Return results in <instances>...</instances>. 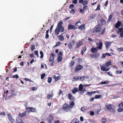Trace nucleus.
Listing matches in <instances>:
<instances>
[{"label":"nucleus","instance_id":"33","mask_svg":"<svg viewBox=\"0 0 123 123\" xmlns=\"http://www.w3.org/2000/svg\"><path fill=\"white\" fill-rule=\"evenodd\" d=\"M88 9V8L87 6H84L83 7V10L84 11H86Z\"/></svg>","mask_w":123,"mask_h":123},{"label":"nucleus","instance_id":"30","mask_svg":"<svg viewBox=\"0 0 123 123\" xmlns=\"http://www.w3.org/2000/svg\"><path fill=\"white\" fill-rule=\"evenodd\" d=\"M31 112H35L36 111V108H33L31 107Z\"/></svg>","mask_w":123,"mask_h":123},{"label":"nucleus","instance_id":"17","mask_svg":"<svg viewBox=\"0 0 123 123\" xmlns=\"http://www.w3.org/2000/svg\"><path fill=\"white\" fill-rule=\"evenodd\" d=\"M68 97L69 99L70 100H74L75 99L74 97L70 93L68 94Z\"/></svg>","mask_w":123,"mask_h":123},{"label":"nucleus","instance_id":"21","mask_svg":"<svg viewBox=\"0 0 123 123\" xmlns=\"http://www.w3.org/2000/svg\"><path fill=\"white\" fill-rule=\"evenodd\" d=\"M74 105V101H71L69 103V106L70 107L71 109L72 108Z\"/></svg>","mask_w":123,"mask_h":123},{"label":"nucleus","instance_id":"12","mask_svg":"<svg viewBox=\"0 0 123 123\" xmlns=\"http://www.w3.org/2000/svg\"><path fill=\"white\" fill-rule=\"evenodd\" d=\"M8 116V118L9 120L12 123H13L14 122V119L12 118V117L10 113H9L7 115Z\"/></svg>","mask_w":123,"mask_h":123},{"label":"nucleus","instance_id":"58","mask_svg":"<svg viewBox=\"0 0 123 123\" xmlns=\"http://www.w3.org/2000/svg\"><path fill=\"white\" fill-rule=\"evenodd\" d=\"M80 79L81 80V81H83V80L85 78V77L84 76H83L82 77L81 76H80Z\"/></svg>","mask_w":123,"mask_h":123},{"label":"nucleus","instance_id":"28","mask_svg":"<svg viewBox=\"0 0 123 123\" xmlns=\"http://www.w3.org/2000/svg\"><path fill=\"white\" fill-rule=\"evenodd\" d=\"M26 115V113H19V115L21 117L25 116Z\"/></svg>","mask_w":123,"mask_h":123},{"label":"nucleus","instance_id":"55","mask_svg":"<svg viewBox=\"0 0 123 123\" xmlns=\"http://www.w3.org/2000/svg\"><path fill=\"white\" fill-rule=\"evenodd\" d=\"M75 11L74 9H72L70 11V13H72L73 14H74L75 13Z\"/></svg>","mask_w":123,"mask_h":123},{"label":"nucleus","instance_id":"27","mask_svg":"<svg viewBox=\"0 0 123 123\" xmlns=\"http://www.w3.org/2000/svg\"><path fill=\"white\" fill-rule=\"evenodd\" d=\"M79 90L80 91H82L83 89V86L82 84H80L79 87Z\"/></svg>","mask_w":123,"mask_h":123},{"label":"nucleus","instance_id":"52","mask_svg":"<svg viewBox=\"0 0 123 123\" xmlns=\"http://www.w3.org/2000/svg\"><path fill=\"white\" fill-rule=\"evenodd\" d=\"M45 76V73H43L41 75V78L42 79H43L44 77Z\"/></svg>","mask_w":123,"mask_h":123},{"label":"nucleus","instance_id":"11","mask_svg":"<svg viewBox=\"0 0 123 123\" xmlns=\"http://www.w3.org/2000/svg\"><path fill=\"white\" fill-rule=\"evenodd\" d=\"M111 42H109L108 41H105V44L106 46V49L107 50L109 47L111 45Z\"/></svg>","mask_w":123,"mask_h":123},{"label":"nucleus","instance_id":"8","mask_svg":"<svg viewBox=\"0 0 123 123\" xmlns=\"http://www.w3.org/2000/svg\"><path fill=\"white\" fill-rule=\"evenodd\" d=\"M77 28V27L74 25H73L70 24H69L68 25V30L71 29L76 30Z\"/></svg>","mask_w":123,"mask_h":123},{"label":"nucleus","instance_id":"1","mask_svg":"<svg viewBox=\"0 0 123 123\" xmlns=\"http://www.w3.org/2000/svg\"><path fill=\"white\" fill-rule=\"evenodd\" d=\"M63 23L62 21H60L58 23L57 26L55 30V32L56 35H58L60 32H62L64 31V27L62 26Z\"/></svg>","mask_w":123,"mask_h":123},{"label":"nucleus","instance_id":"29","mask_svg":"<svg viewBox=\"0 0 123 123\" xmlns=\"http://www.w3.org/2000/svg\"><path fill=\"white\" fill-rule=\"evenodd\" d=\"M25 110L28 113L31 112V107L29 108L27 107V106H25Z\"/></svg>","mask_w":123,"mask_h":123},{"label":"nucleus","instance_id":"49","mask_svg":"<svg viewBox=\"0 0 123 123\" xmlns=\"http://www.w3.org/2000/svg\"><path fill=\"white\" fill-rule=\"evenodd\" d=\"M54 57H50L49 61L50 62H51L53 61L54 60Z\"/></svg>","mask_w":123,"mask_h":123},{"label":"nucleus","instance_id":"51","mask_svg":"<svg viewBox=\"0 0 123 123\" xmlns=\"http://www.w3.org/2000/svg\"><path fill=\"white\" fill-rule=\"evenodd\" d=\"M85 108V107H81V110L83 112H85L86 111V109Z\"/></svg>","mask_w":123,"mask_h":123},{"label":"nucleus","instance_id":"41","mask_svg":"<svg viewBox=\"0 0 123 123\" xmlns=\"http://www.w3.org/2000/svg\"><path fill=\"white\" fill-rule=\"evenodd\" d=\"M52 79L50 77H49L48 78V83H50L52 81Z\"/></svg>","mask_w":123,"mask_h":123},{"label":"nucleus","instance_id":"35","mask_svg":"<svg viewBox=\"0 0 123 123\" xmlns=\"http://www.w3.org/2000/svg\"><path fill=\"white\" fill-rule=\"evenodd\" d=\"M88 4V1L87 0H84L83 1L82 3V4L84 6H86V5H87Z\"/></svg>","mask_w":123,"mask_h":123},{"label":"nucleus","instance_id":"39","mask_svg":"<svg viewBox=\"0 0 123 123\" xmlns=\"http://www.w3.org/2000/svg\"><path fill=\"white\" fill-rule=\"evenodd\" d=\"M108 82L107 83L106 82V81H102L100 82L99 84H106V83L108 84Z\"/></svg>","mask_w":123,"mask_h":123},{"label":"nucleus","instance_id":"6","mask_svg":"<svg viewBox=\"0 0 123 123\" xmlns=\"http://www.w3.org/2000/svg\"><path fill=\"white\" fill-rule=\"evenodd\" d=\"M54 119L53 116L52 115H50L47 119V121L49 123H51Z\"/></svg>","mask_w":123,"mask_h":123},{"label":"nucleus","instance_id":"31","mask_svg":"<svg viewBox=\"0 0 123 123\" xmlns=\"http://www.w3.org/2000/svg\"><path fill=\"white\" fill-rule=\"evenodd\" d=\"M111 62H107L105 64V66L106 67H108L109 66L111 65Z\"/></svg>","mask_w":123,"mask_h":123},{"label":"nucleus","instance_id":"26","mask_svg":"<svg viewBox=\"0 0 123 123\" xmlns=\"http://www.w3.org/2000/svg\"><path fill=\"white\" fill-rule=\"evenodd\" d=\"M100 55V54L99 53H97L94 55V58L95 59L98 58Z\"/></svg>","mask_w":123,"mask_h":123},{"label":"nucleus","instance_id":"37","mask_svg":"<svg viewBox=\"0 0 123 123\" xmlns=\"http://www.w3.org/2000/svg\"><path fill=\"white\" fill-rule=\"evenodd\" d=\"M101 96V95H96L95 96V98L96 99L99 98Z\"/></svg>","mask_w":123,"mask_h":123},{"label":"nucleus","instance_id":"47","mask_svg":"<svg viewBox=\"0 0 123 123\" xmlns=\"http://www.w3.org/2000/svg\"><path fill=\"white\" fill-rule=\"evenodd\" d=\"M88 95L90 96H91L93 93H94L93 92H87Z\"/></svg>","mask_w":123,"mask_h":123},{"label":"nucleus","instance_id":"5","mask_svg":"<svg viewBox=\"0 0 123 123\" xmlns=\"http://www.w3.org/2000/svg\"><path fill=\"white\" fill-rule=\"evenodd\" d=\"M112 105L111 104L107 105V104H106L105 105V106L108 110L112 111L114 113L115 112V111L113 108H112Z\"/></svg>","mask_w":123,"mask_h":123},{"label":"nucleus","instance_id":"60","mask_svg":"<svg viewBox=\"0 0 123 123\" xmlns=\"http://www.w3.org/2000/svg\"><path fill=\"white\" fill-rule=\"evenodd\" d=\"M100 5L99 4V5L98 6H97V8L95 9V11L100 10Z\"/></svg>","mask_w":123,"mask_h":123},{"label":"nucleus","instance_id":"20","mask_svg":"<svg viewBox=\"0 0 123 123\" xmlns=\"http://www.w3.org/2000/svg\"><path fill=\"white\" fill-rule=\"evenodd\" d=\"M74 46V45L71 43H69L68 44V47L70 49H73V47Z\"/></svg>","mask_w":123,"mask_h":123},{"label":"nucleus","instance_id":"42","mask_svg":"<svg viewBox=\"0 0 123 123\" xmlns=\"http://www.w3.org/2000/svg\"><path fill=\"white\" fill-rule=\"evenodd\" d=\"M117 49L119 51H123V48H117Z\"/></svg>","mask_w":123,"mask_h":123},{"label":"nucleus","instance_id":"48","mask_svg":"<svg viewBox=\"0 0 123 123\" xmlns=\"http://www.w3.org/2000/svg\"><path fill=\"white\" fill-rule=\"evenodd\" d=\"M118 106L119 107H123V101L121 102L118 105Z\"/></svg>","mask_w":123,"mask_h":123},{"label":"nucleus","instance_id":"44","mask_svg":"<svg viewBox=\"0 0 123 123\" xmlns=\"http://www.w3.org/2000/svg\"><path fill=\"white\" fill-rule=\"evenodd\" d=\"M61 76H58L57 77H56L55 78V81H57V80H59L60 79Z\"/></svg>","mask_w":123,"mask_h":123},{"label":"nucleus","instance_id":"64","mask_svg":"<svg viewBox=\"0 0 123 123\" xmlns=\"http://www.w3.org/2000/svg\"><path fill=\"white\" fill-rule=\"evenodd\" d=\"M77 2V0H73L72 1V2L73 3L76 4Z\"/></svg>","mask_w":123,"mask_h":123},{"label":"nucleus","instance_id":"19","mask_svg":"<svg viewBox=\"0 0 123 123\" xmlns=\"http://www.w3.org/2000/svg\"><path fill=\"white\" fill-rule=\"evenodd\" d=\"M78 28L79 29L83 30L85 29V24L82 25L78 26Z\"/></svg>","mask_w":123,"mask_h":123},{"label":"nucleus","instance_id":"53","mask_svg":"<svg viewBox=\"0 0 123 123\" xmlns=\"http://www.w3.org/2000/svg\"><path fill=\"white\" fill-rule=\"evenodd\" d=\"M74 6L73 4H71L69 6V8L71 9H72V8L74 7Z\"/></svg>","mask_w":123,"mask_h":123},{"label":"nucleus","instance_id":"62","mask_svg":"<svg viewBox=\"0 0 123 123\" xmlns=\"http://www.w3.org/2000/svg\"><path fill=\"white\" fill-rule=\"evenodd\" d=\"M80 13H84L85 12L82 9H80Z\"/></svg>","mask_w":123,"mask_h":123},{"label":"nucleus","instance_id":"50","mask_svg":"<svg viewBox=\"0 0 123 123\" xmlns=\"http://www.w3.org/2000/svg\"><path fill=\"white\" fill-rule=\"evenodd\" d=\"M122 72L121 70H117L116 71V73L117 74H121L122 73Z\"/></svg>","mask_w":123,"mask_h":123},{"label":"nucleus","instance_id":"23","mask_svg":"<svg viewBox=\"0 0 123 123\" xmlns=\"http://www.w3.org/2000/svg\"><path fill=\"white\" fill-rule=\"evenodd\" d=\"M78 89L77 88L75 87L74 88V89L72 90V92L73 94L77 92L78 91Z\"/></svg>","mask_w":123,"mask_h":123},{"label":"nucleus","instance_id":"36","mask_svg":"<svg viewBox=\"0 0 123 123\" xmlns=\"http://www.w3.org/2000/svg\"><path fill=\"white\" fill-rule=\"evenodd\" d=\"M73 79L74 80H78L79 79V77L77 76H74L73 78Z\"/></svg>","mask_w":123,"mask_h":123},{"label":"nucleus","instance_id":"3","mask_svg":"<svg viewBox=\"0 0 123 123\" xmlns=\"http://www.w3.org/2000/svg\"><path fill=\"white\" fill-rule=\"evenodd\" d=\"M101 28L99 27L96 26L93 29V33L95 34L96 33L99 32L101 33V35L104 34L105 33V28H104L101 31Z\"/></svg>","mask_w":123,"mask_h":123},{"label":"nucleus","instance_id":"54","mask_svg":"<svg viewBox=\"0 0 123 123\" xmlns=\"http://www.w3.org/2000/svg\"><path fill=\"white\" fill-rule=\"evenodd\" d=\"M106 119L104 118H103L102 119V122L103 123H105V122H106Z\"/></svg>","mask_w":123,"mask_h":123},{"label":"nucleus","instance_id":"57","mask_svg":"<svg viewBox=\"0 0 123 123\" xmlns=\"http://www.w3.org/2000/svg\"><path fill=\"white\" fill-rule=\"evenodd\" d=\"M58 56H62V52L61 51L60 52L58 53Z\"/></svg>","mask_w":123,"mask_h":123},{"label":"nucleus","instance_id":"18","mask_svg":"<svg viewBox=\"0 0 123 123\" xmlns=\"http://www.w3.org/2000/svg\"><path fill=\"white\" fill-rule=\"evenodd\" d=\"M86 49V46L83 47L81 49V53L82 55H83L85 52Z\"/></svg>","mask_w":123,"mask_h":123},{"label":"nucleus","instance_id":"13","mask_svg":"<svg viewBox=\"0 0 123 123\" xmlns=\"http://www.w3.org/2000/svg\"><path fill=\"white\" fill-rule=\"evenodd\" d=\"M82 41H80L77 43L75 47V49H77L79 48L82 44Z\"/></svg>","mask_w":123,"mask_h":123},{"label":"nucleus","instance_id":"45","mask_svg":"<svg viewBox=\"0 0 123 123\" xmlns=\"http://www.w3.org/2000/svg\"><path fill=\"white\" fill-rule=\"evenodd\" d=\"M101 70L104 71H105L106 69V67L104 66H102L101 68Z\"/></svg>","mask_w":123,"mask_h":123},{"label":"nucleus","instance_id":"10","mask_svg":"<svg viewBox=\"0 0 123 123\" xmlns=\"http://www.w3.org/2000/svg\"><path fill=\"white\" fill-rule=\"evenodd\" d=\"M119 31H117L118 33H119L120 32V35L121 37H123V27L119 28Z\"/></svg>","mask_w":123,"mask_h":123},{"label":"nucleus","instance_id":"15","mask_svg":"<svg viewBox=\"0 0 123 123\" xmlns=\"http://www.w3.org/2000/svg\"><path fill=\"white\" fill-rule=\"evenodd\" d=\"M58 39L59 40L62 41L64 40V37L62 35H60L57 36Z\"/></svg>","mask_w":123,"mask_h":123},{"label":"nucleus","instance_id":"40","mask_svg":"<svg viewBox=\"0 0 123 123\" xmlns=\"http://www.w3.org/2000/svg\"><path fill=\"white\" fill-rule=\"evenodd\" d=\"M112 17V16L111 15H110V16L109 17L108 20V21L109 22L111 20Z\"/></svg>","mask_w":123,"mask_h":123},{"label":"nucleus","instance_id":"9","mask_svg":"<svg viewBox=\"0 0 123 123\" xmlns=\"http://www.w3.org/2000/svg\"><path fill=\"white\" fill-rule=\"evenodd\" d=\"M83 68L82 66L79 65L76 66L75 69V70L76 72H78L81 70Z\"/></svg>","mask_w":123,"mask_h":123},{"label":"nucleus","instance_id":"38","mask_svg":"<svg viewBox=\"0 0 123 123\" xmlns=\"http://www.w3.org/2000/svg\"><path fill=\"white\" fill-rule=\"evenodd\" d=\"M96 14L92 15L90 16V18L91 19H93L96 17Z\"/></svg>","mask_w":123,"mask_h":123},{"label":"nucleus","instance_id":"56","mask_svg":"<svg viewBox=\"0 0 123 123\" xmlns=\"http://www.w3.org/2000/svg\"><path fill=\"white\" fill-rule=\"evenodd\" d=\"M107 55V54L106 53L103 54H102V57L103 58H104L106 57V56Z\"/></svg>","mask_w":123,"mask_h":123},{"label":"nucleus","instance_id":"4","mask_svg":"<svg viewBox=\"0 0 123 123\" xmlns=\"http://www.w3.org/2000/svg\"><path fill=\"white\" fill-rule=\"evenodd\" d=\"M62 108L64 111L68 112L71 109L69 105L66 103L64 104L62 106Z\"/></svg>","mask_w":123,"mask_h":123},{"label":"nucleus","instance_id":"24","mask_svg":"<svg viewBox=\"0 0 123 123\" xmlns=\"http://www.w3.org/2000/svg\"><path fill=\"white\" fill-rule=\"evenodd\" d=\"M16 121L17 123H24L22 119L18 118L16 119Z\"/></svg>","mask_w":123,"mask_h":123},{"label":"nucleus","instance_id":"43","mask_svg":"<svg viewBox=\"0 0 123 123\" xmlns=\"http://www.w3.org/2000/svg\"><path fill=\"white\" fill-rule=\"evenodd\" d=\"M40 53L41 55L40 58H42L43 56V54L42 51H40Z\"/></svg>","mask_w":123,"mask_h":123},{"label":"nucleus","instance_id":"7","mask_svg":"<svg viewBox=\"0 0 123 123\" xmlns=\"http://www.w3.org/2000/svg\"><path fill=\"white\" fill-rule=\"evenodd\" d=\"M54 95L53 91L52 90L49 92V94L47 95V97L49 99H52V97Z\"/></svg>","mask_w":123,"mask_h":123},{"label":"nucleus","instance_id":"14","mask_svg":"<svg viewBox=\"0 0 123 123\" xmlns=\"http://www.w3.org/2000/svg\"><path fill=\"white\" fill-rule=\"evenodd\" d=\"M122 23L120 21H118L115 25V27L116 28H118L120 26Z\"/></svg>","mask_w":123,"mask_h":123},{"label":"nucleus","instance_id":"22","mask_svg":"<svg viewBox=\"0 0 123 123\" xmlns=\"http://www.w3.org/2000/svg\"><path fill=\"white\" fill-rule=\"evenodd\" d=\"M75 62L74 61H71L69 64V67H73L75 63Z\"/></svg>","mask_w":123,"mask_h":123},{"label":"nucleus","instance_id":"25","mask_svg":"<svg viewBox=\"0 0 123 123\" xmlns=\"http://www.w3.org/2000/svg\"><path fill=\"white\" fill-rule=\"evenodd\" d=\"M62 59V56H58L57 59V61L58 62H61Z\"/></svg>","mask_w":123,"mask_h":123},{"label":"nucleus","instance_id":"59","mask_svg":"<svg viewBox=\"0 0 123 123\" xmlns=\"http://www.w3.org/2000/svg\"><path fill=\"white\" fill-rule=\"evenodd\" d=\"M31 89L32 91H36L37 90V88L33 87H31Z\"/></svg>","mask_w":123,"mask_h":123},{"label":"nucleus","instance_id":"32","mask_svg":"<svg viewBox=\"0 0 123 123\" xmlns=\"http://www.w3.org/2000/svg\"><path fill=\"white\" fill-rule=\"evenodd\" d=\"M117 111L119 112L123 111V108L120 107L117 109Z\"/></svg>","mask_w":123,"mask_h":123},{"label":"nucleus","instance_id":"2","mask_svg":"<svg viewBox=\"0 0 123 123\" xmlns=\"http://www.w3.org/2000/svg\"><path fill=\"white\" fill-rule=\"evenodd\" d=\"M99 45L97 47L94 48L92 47L90 49L91 52L92 53H96L98 52V49H102V43L100 42L99 43L97 44V45Z\"/></svg>","mask_w":123,"mask_h":123},{"label":"nucleus","instance_id":"61","mask_svg":"<svg viewBox=\"0 0 123 123\" xmlns=\"http://www.w3.org/2000/svg\"><path fill=\"white\" fill-rule=\"evenodd\" d=\"M55 56V55L53 53H51L50 55V57H54Z\"/></svg>","mask_w":123,"mask_h":123},{"label":"nucleus","instance_id":"16","mask_svg":"<svg viewBox=\"0 0 123 123\" xmlns=\"http://www.w3.org/2000/svg\"><path fill=\"white\" fill-rule=\"evenodd\" d=\"M79 121L76 118H74L73 119L70 123H79Z\"/></svg>","mask_w":123,"mask_h":123},{"label":"nucleus","instance_id":"34","mask_svg":"<svg viewBox=\"0 0 123 123\" xmlns=\"http://www.w3.org/2000/svg\"><path fill=\"white\" fill-rule=\"evenodd\" d=\"M11 78H15L16 79H17L18 78L19 76L17 74H16L15 75H13L12 77H11Z\"/></svg>","mask_w":123,"mask_h":123},{"label":"nucleus","instance_id":"46","mask_svg":"<svg viewBox=\"0 0 123 123\" xmlns=\"http://www.w3.org/2000/svg\"><path fill=\"white\" fill-rule=\"evenodd\" d=\"M31 48V51H32L35 49V46L34 45H32Z\"/></svg>","mask_w":123,"mask_h":123},{"label":"nucleus","instance_id":"63","mask_svg":"<svg viewBox=\"0 0 123 123\" xmlns=\"http://www.w3.org/2000/svg\"><path fill=\"white\" fill-rule=\"evenodd\" d=\"M106 73L107 74L110 76H111L112 75L111 73L110 72H107Z\"/></svg>","mask_w":123,"mask_h":123}]
</instances>
